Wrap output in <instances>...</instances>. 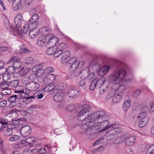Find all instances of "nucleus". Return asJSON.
I'll use <instances>...</instances> for the list:
<instances>
[{
	"label": "nucleus",
	"instance_id": "obj_1",
	"mask_svg": "<svg viewBox=\"0 0 154 154\" xmlns=\"http://www.w3.org/2000/svg\"><path fill=\"white\" fill-rule=\"evenodd\" d=\"M88 121L83 123L82 125V128L85 130V133L86 134L90 132L93 133L95 132L94 130L96 128L97 131L103 128L99 132L106 131L111 128H114L115 124H110L108 119L107 116L105 112L102 110L97 111L92 114L88 115Z\"/></svg>",
	"mask_w": 154,
	"mask_h": 154
},
{
	"label": "nucleus",
	"instance_id": "obj_2",
	"mask_svg": "<svg viewBox=\"0 0 154 154\" xmlns=\"http://www.w3.org/2000/svg\"><path fill=\"white\" fill-rule=\"evenodd\" d=\"M123 65L122 63H119L116 70L109 77L110 81L115 85L119 84L125 77L126 72L122 69Z\"/></svg>",
	"mask_w": 154,
	"mask_h": 154
},
{
	"label": "nucleus",
	"instance_id": "obj_3",
	"mask_svg": "<svg viewBox=\"0 0 154 154\" xmlns=\"http://www.w3.org/2000/svg\"><path fill=\"white\" fill-rule=\"evenodd\" d=\"M114 126V128H113L109 131H107L105 132L106 134L108 133L109 134L107 136L106 139L108 140H111L115 138L118 135L120 134L122 131V128L120 127H116Z\"/></svg>",
	"mask_w": 154,
	"mask_h": 154
},
{
	"label": "nucleus",
	"instance_id": "obj_4",
	"mask_svg": "<svg viewBox=\"0 0 154 154\" xmlns=\"http://www.w3.org/2000/svg\"><path fill=\"white\" fill-rule=\"evenodd\" d=\"M9 85L10 87L15 88L14 92L15 93L20 94V96L22 97H24L25 93L24 90L22 88L23 87L22 86L19 85V80L18 79H15L9 82Z\"/></svg>",
	"mask_w": 154,
	"mask_h": 154
},
{
	"label": "nucleus",
	"instance_id": "obj_5",
	"mask_svg": "<svg viewBox=\"0 0 154 154\" xmlns=\"http://www.w3.org/2000/svg\"><path fill=\"white\" fill-rule=\"evenodd\" d=\"M55 78V75L54 74H51L47 76L39 77L38 79V81L39 82L45 85L55 84L54 82Z\"/></svg>",
	"mask_w": 154,
	"mask_h": 154
},
{
	"label": "nucleus",
	"instance_id": "obj_6",
	"mask_svg": "<svg viewBox=\"0 0 154 154\" xmlns=\"http://www.w3.org/2000/svg\"><path fill=\"white\" fill-rule=\"evenodd\" d=\"M2 125L0 129V131H3V134L5 136H9L12 134V126L13 125H7V123L2 121H0Z\"/></svg>",
	"mask_w": 154,
	"mask_h": 154
},
{
	"label": "nucleus",
	"instance_id": "obj_7",
	"mask_svg": "<svg viewBox=\"0 0 154 154\" xmlns=\"http://www.w3.org/2000/svg\"><path fill=\"white\" fill-rule=\"evenodd\" d=\"M125 88V86L123 85H121L118 88L117 92L112 98L114 103H118L121 101L124 94Z\"/></svg>",
	"mask_w": 154,
	"mask_h": 154
},
{
	"label": "nucleus",
	"instance_id": "obj_8",
	"mask_svg": "<svg viewBox=\"0 0 154 154\" xmlns=\"http://www.w3.org/2000/svg\"><path fill=\"white\" fill-rule=\"evenodd\" d=\"M39 87V85L37 82L35 81L29 82L25 88V92L27 94H31L32 91L38 89Z\"/></svg>",
	"mask_w": 154,
	"mask_h": 154
},
{
	"label": "nucleus",
	"instance_id": "obj_9",
	"mask_svg": "<svg viewBox=\"0 0 154 154\" xmlns=\"http://www.w3.org/2000/svg\"><path fill=\"white\" fill-rule=\"evenodd\" d=\"M46 39L47 42V46L53 47L58 43L59 41V39L55 37L52 33L48 34L46 36Z\"/></svg>",
	"mask_w": 154,
	"mask_h": 154
},
{
	"label": "nucleus",
	"instance_id": "obj_10",
	"mask_svg": "<svg viewBox=\"0 0 154 154\" xmlns=\"http://www.w3.org/2000/svg\"><path fill=\"white\" fill-rule=\"evenodd\" d=\"M68 63L70 65L69 70L72 72L75 71L79 66V62L78 61L77 58L75 57H73L70 59Z\"/></svg>",
	"mask_w": 154,
	"mask_h": 154
},
{
	"label": "nucleus",
	"instance_id": "obj_11",
	"mask_svg": "<svg viewBox=\"0 0 154 154\" xmlns=\"http://www.w3.org/2000/svg\"><path fill=\"white\" fill-rule=\"evenodd\" d=\"M12 62V66L16 69L20 68L22 66L21 62L15 56L11 58L8 62V63L11 64Z\"/></svg>",
	"mask_w": 154,
	"mask_h": 154
},
{
	"label": "nucleus",
	"instance_id": "obj_12",
	"mask_svg": "<svg viewBox=\"0 0 154 154\" xmlns=\"http://www.w3.org/2000/svg\"><path fill=\"white\" fill-rule=\"evenodd\" d=\"M20 134L25 137L30 135L31 132V128L29 125H25L22 127L20 130Z\"/></svg>",
	"mask_w": 154,
	"mask_h": 154
},
{
	"label": "nucleus",
	"instance_id": "obj_13",
	"mask_svg": "<svg viewBox=\"0 0 154 154\" xmlns=\"http://www.w3.org/2000/svg\"><path fill=\"white\" fill-rule=\"evenodd\" d=\"M48 85L43 87V90L45 92H48L51 91V93L52 94L56 93L57 89L56 90L55 84H48Z\"/></svg>",
	"mask_w": 154,
	"mask_h": 154
},
{
	"label": "nucleus",
	"instance_id": "obj_14",
	"mask_svg": "<svg viewBox=\"0 0 154 154\" xmlns=\"http://www.w3.org/2000/svg\"><path fill=\"white\" fill-rule=\"evenodd\" d=\"M70 52L66 51L63 52L61 55V61L64 64L68 63L70 59Z\"/></svg>",
	"mask_w": 154,
	"mask_h": 154
},
{
	"label": "nucleus",
	"instance_id": "obj_15",
	"mask_svg": "<svg viewBox=\"0 0 154 154\" xmlns=\"http://www.w3.org/2000/svg\"><path fill=\"white\" fill-rule=\"evenodd\" d=\"M39 16L37 14H34L29 20V23L32 24L33 27L36 28L38 24L37 20H38Z\"/></svg>",
	"mask_w": 154,
	"mask_h": 154
},
{
	"label": "nucleus",
	"instance_id": "obj_16",
	"mask_svg": "<svg viewBox=\"0 0 154 154\" xmlns=\"http://www.w3.org/2000/svg\"><path fill=\"white\" fill-rule=\"evenodd\" d=\"M23 19L22 15L21 13H19L16 15L14 19V23L17 27L19 28L21 26Z\"/></svg>",
	"mask_w": 154,
	"mask_h": 154
},
{
	"label": "nucleus",
	"instance_id": "obj_17",
	"mask_svg": "<svg viewBox=\"0 0 154 154\" xmlns=\"http://www.w3.org/2000/svg\"><path fill=\"white\" fill-rule=\"evenodd\" d=\"M88 115H90V114H87L81 110L78 112L77 115L79 120L82 121L87 119H88L86 120L87 122L88 121Z\"/></svg>",
	"mask_w": 154,
	"mask_h": 154
},
{
	"label": "nucleus",
	"instance_id": "obj_18",
	"mask_svg": "<svg viewBox=\"0 0 154 154\" xmlns=\"http://www.w3.org/2000/svg\"><path fill=\"white\" fill-rule=\"evenodd\" d=\"M64 98V94L62 91H59L54 96V100L55 102L58 103L62 101Z\"/></svg>",
	"mask_w": 154,
	"mask_h": 154
},
{
	"label": "nucleus",
	"instance_id": "obj_19",
	"mask_svg": "<svg viewBox=\"0 0 154 154\" xmlns=\"http://www.w3.org/2000/svg\"><path fill=\"white\" fill-rule=\"evenodd\" d=\"M79 95V91L76 89H71L69 90L67 93V95L71 98H76Z\"/></svg>",
	"mask_w": 154,
	"mask_h": 154
},
{
	"label": "nucleus",
	"instance_id": "obj_20",
	"mask_svg": "<svg viewBox=\"0 0 154 154\" xmlns=\"http://www.w3.org/2000/svg\"><path fill=\"white\" fill-rule=\"evenodd\" d=\"M89 71L88 68L84 69L80 73L78 77L83 79H87Z\"/></svg>",
	"mask_w": 154,
	"mask_h": 154
},
{
	"label": "nucleus",
	"instance_id": "obj_21",
	"mask_svg": "<svg viewBox=\"0 0 154 154\" xmlns=\"http://www.w3.org/2000/svg\"><path fill=\"white\" fill-rule=\"evenodd\" d=\"M109 68L108 65H105L102 66L98 72V74L100 76L105 75L109 69Z\"/></svg>",
	"mask_w": 154,
	"mask_h": 154
},
{
	"label": "nucleus",
	"instance_id": "obj_22",
	"mask_svg": "<svg viewBox=\"0 0 154 154\" xmlns=\"http://www.w3.org/2000/svg\"><path fill=\"white\" fill-rule=\"evenodd\" d=\"M117 88H112L109 91L106 96V98L107 99H109L111 98L117 92Z\"/></svg>",
	"mask_w": 154,
	"mask_h": 154
},
{
	"label": "nucleus",
	"instance_id": "obj_23",
	"mask_svg": "<svg viewBox=\"0 0 154 154\" xmlns=\"http://www.w3.org/2000/svg\"><path fill=\"white\" fill-rule=\"evenodd\" d=\"M136 137L135 136L128 137L126 140V144L128 146H131L135 143Z\"/></svg>",
	"mask_w": 154,
	"mask_h": 154
},
{
	"label": "nucleus",
	"instance_id": "obj_24",
	"mask_svg": "<svg viewBox=\"0 0 154 154\" xmlns=\"http://www.w3.org/2000/svg\"><path fill=\"white\" fill-rule=\"evenodd\" d=\"M38 34V30L33 27L29 32V36L30 38L33 39L36 38Z\"/></svg>",
	"mask_w": 154,
	"mask_h": 154
},
{
	"label": "nucleus",
	"instance_id": "obj_25",
	"mask_svg": "<svg viewBox=\"0 0 154 154\" xmlns=\"http://www.w3.org/2000/svg\"><path fill=\"white\" fill-rule=\"evenodd\" d=\"M131 102L130 100H125L122 105L123 110L125 112L128 109L131 104Z\"/></svg>",
	"mask_w": 154,
	"mask_h": 154
},
{
	"label": "nucleus",
	"instance_id": "obj_26",
	"mask_svg": "<svg viewBox=\"0 0 154 154\" xmlns=\"http://www.w3.org/2000/svg\"><path fill=\"white\" fill-rule=\"evenodd\" d=\"M95 79L96 81L97 86L99 87L104 85L105 83H109L108 82L105 81V79L104 78H102L99 79L96 78Z\"/></svg>",
	"mask_w": 154,
	"mask_h": 154
},
{
	"label": "nucleus",
	"instance_id": "obj_27",
	"mask_svg": "<svg viewBox=\"0 0 154 154\" xmlns=\"http://www.w3.org/2000/svg\"><path fill=\"white\" fill-rule=\"evenodd\" d=\"M33 27L32 24H30L29 23L26 24L22 28L20 31V33L22 34H25L28 31L29 29Z\"/></svg>",
	"mask_w": 154,
	"mask_h": 154
},
{
	"label": "nucleus",
	"instance_id": "obj_28",
	"mask_svg": "<svg viewBox=\"0 0 154 154\" xmlns=\"http://www.w3.org/2000/svg\"><path fill=\"white\" fill-rule=\"evenodd\" d=\"M22 0H14V1L12 7L14 10H17L19 8Z\"/></svg>",
	"mask_w": 154,
	"mask_h": 154
},
{
	"label": "nucleus",
	"instance_id": "obj_29",
	"mask_svg": "<svg viewBox=\"0 0 154 154\" xmlns=\"http://www.w3.org/2000/svg\"><path fill=\"white\" fill-rule=\"evenodd\" d=\"M109 83H105V84L99 87V92L100 94H103L108 89Z\"/></svg>",
	"mask_w": 154,
	"mask_h": 154
},
{
	"label": "nucleus",
	"instance_id": "obj_30",
	"mask_svg": "<svg viewBox=\"0 0 154 154\" xmlns=\"http://www.w3.org/2000/svg\"><path fill=\"white\" fill-rule=\"evenodd\" d=\"M54 70L53 67L51 66H48L46 67L44 69L42 70V73H41V74H47L53 72H54Z\"/></svg>",
	"mask_w": 154,
	"mask_h": 154
},
{
	"label": "nucleus",
	"instance_id": "obj_31",
	"mask_svg": "<svg viewBox=\"0 0 154 154\" xmlns=\"http://www.w3.org/2000/svg\"><path fill=\"white\" fill-rule=\"evenodd\" d=\"M17 95H14L13 96H11L8 99V101L11 103H15L16 100V98L20 99V97L23 98L20 96V94Z\"/></svg>",
	"mask_w": 154,
	"mask_h": 154
},
{
	"label": "nucleus",
	"instance_id": "obj_32",
	"mask_svg": "<svg viewBox=\"0 0 154 154\" xmlns=\"http://www.w3.org/2000/svg\"><path fill=\"white\" fill-rule=\"evenodd\" d=\"M47 42V39H46V36L43 38H39L38 40L37 44V45L40 47H42L44 46Z\"/></svg>",
	"mask_w": 154,
	"mask_h": 154
},
{
	"label": "nucleus",
	"instance_id": "obj_33",
	"mask_svg": "<svg viewBox=\"0 0 154 154\" xmlns=\"http://www.w3.org/2000/svg\"><path fill=\"white\" fill-rule=\"evenodd\" d=\"M126 136L125 135H122V136L118 137L114 141V143L115 144H118L120 143L123 142Z\"/></svg>",
	"mask_w": 154,
	"mask_h": 154
},
{
	"label": "nucleus",
	"instance_id": "obj_34",
	"mask_svg": "<svg viewBox=\"0 0 154 154\" xmlns=\"http://www.w3.org/2000/svg\"><path fill=\"white\" fill-rule=\"evenodd\" d=\"M148 118L142 119L139 122V126L140 128L144 127L148 123Z\"/></svg>",
	"mask_w": 154,
	"mask_h": 154
},
{
	"label": "nucleus",
	"instance_id": "obj_35",
	"mask_svg": "<svg viewBox=\"0 0 154 154\" xmlns=\"http://www.w3.org/2000/svg\"><path fill=\"white\" fill-rule=\"evenodd\" d=\"M15 69L13 66H8L7 69H4V71L7 72L10 74H12L14 73L15 71ZM4 70V69H3Z\"/></svg>",
	"mask_w": 154,
	"mask_h": 154
},
{
	"label": "nucleus",
	"instance_id": "obj_36",
	"mask_svg": "<svg viewBox=\"0 0 154 154\" xmlns=\"http://www.w3.org/2000/svg\"><path fill=\"white\" fill-rule=\"evenodd\" d=\"M28 72V70L24 67L21 68L18 72L19 75L20 76L25 75Z\"/></svg>",
	"mask_w": 154,
	"mask_h": 154
},
{
	"label": "nucleus",
	"instance_id": "obj_37",
	"mask_svg": "<svg viewBox=\"0 0 154 154\" xmlns=\"http://www.w3.org/2000/svg\"><path fill=\"white\" fill-rule=\"evenodd\" d=\"M32 71L34 72H38L41 71L42 72V65L41 64H38L34 66L32 69Z\"/></svg>",
	"mask_w": 154,
	"mask_h": 154
},
{
	"label": "nucleus",
	"instance_id": "obj_38",
	"mask_svg": "<svg viewBox=\"0 0 154 154\" xmlns=\"http://www.w3.org/2000/svg\"><path fill=\"white\" fill-rule=\"evenodd\" d=\"M3 75V79L5 81L7 82L9 81L11 78L10 74L5 71L4 73H2Z\"/></svg>",
	"mask_w": 154,
	"mask_h": 154
},
{
	"label": "nucleus",
	"instance_id": "obj_39",
	"mask_svg": "<svg viewBox=\"0 0 154 154\" xmlns=\"http://www.w3.org/2000/svg\"><path fill=\"white\" fill-rule=\"evenodd\" d=\"M26 142L24 140L22 141L19 143L15 145V147L17 149L23 148L26 147Z\"/></svg>",
	"mask_w": 154,
	"mask_h": 154
},
{
	"label": "nucleus",
	"instance_id": "obj_40",
	"mask_svg": "<svg viewBox=\"0 0 154 154\" xmlns=\"http://www.w3.org/2000/svg\"><path fill=\"white\" fill-rule=\"evenodd\" d=\"M67 48V46L63 43H61L59 44L57 47V49H59L61 51H63Z\"/></svg>",
	"mask_w": 154,
	"mask_h": 154
},
{
	"label": "nucleus",
	"instance_id": "obj_41",
	"mask_svg": "<svg viewBox=\"0 0 154 154\" xmlns=\"http://www.w3.org/2000/svg\"><path fill=\"white\" fill-rule=\"evenodd\" d=\"M90 109V107L87 104H84L83 105L82 109L81 111L84 112L85 113L87 114L88 112Z\"/></svg>",
	"mask_w": 154,
	"mask_h": 154
},
{
	"label": "nucleus",
	"instance_id": "obj_42",
	"mask_svg": "<svg viewBox=\"0 0 154 154\" xmlns=\"http://www.w3.org/2000/svg\"><path fill=\"white\" fill-rule=\"evenodd\" d=\"M22 84L25 85V88H26L27 85L29 83V79L28 77H24L21 80Z\"/></svg>",
	"mask_w": 154,
	"mask_h": 154
},
{
	"label": "nucleus",
	"instance_id": "obj_43",
	"mask_svg": "<svg viewBox=\"0 0 154 154\" xmlns=\"http://www.w3.org/2000/svg\"><path fill=\"white\" fill-rule=\"evenodd\" d=\"M146 154H154V145H151L149 147Z\"/></svg>",
	"mask_w": 154,
	"mask_h": 154
},
{
	"label": "nucleus",
	"instance_id": "obj_44",
	"mask_svg": "<svg viewBox=\"0 0 154 154\" xmlns=\"http://www.w3.org/2000/svg\"><path fill=\"white\" fill-rule=\"evenodd\" d=\"M0 88L3 89L8 88L9 86V83H8L6 81L0 83Z\"/></svg>",
	"mask_w": 154,
	"mask_h": 154
},
{
	"label": "nucleus",
	"instance_id": "obj_45",
	"mask_svg": "<svg viewBox=\"0 0 154 154\" xmlns=\"http://www.w3.org/2000/svg\"><path fill=\"white\" fill-rule=\"evenodd\" d=\"M4 23L6 28L8 30H10L11 29V25L9 23L8 19L5 18L4 20Z\"/></svg>",
	"mask_w": 154,
	"mask_h": 154
},
{
	"label": "nucleus",
	"instance_id": "obj_46",
	"mask_svg": "<svg viewBox=\"0 0 154 154\" xmlns=\"http://www.w3.org/2000/svg\"><path fill=\"white\" fill-rule=\"evenodd\" d=\"M146 114L145 112H144L139 113L137 116V118L138 119H145V118H147L146 116Z\"/></svg>",
	"mask_w": 154,
	"mask_h": 154
},
{
	"label": "nucleus",
	"instance_id": "obj_47",
	"mask_svg": "<svg viewBox=\"0 0 154 154\" xmlns=\"http://www.w3.org/2000/svg\"><path fill=\"white\" fill-rule=\"evenodd\" d=\"M54 57L55 58H57L61 54H62L63 53L62 51L59 49H57L54 52Z\"/></svg>",
	"mask_w": 154,
	"mask_h": 154
},
{
	"label": "nucleus",
	"instance_id": "obj_48",
	"mask_svg": "<svg viewBox=\"0 0 154 154\" xmlns=\"http://www.w3.org/2000/svg\"><path fill=\"white\" fill-rule=\"evenodd\" d=\"M97 86L96 81L94 79L90 85L89 89L91 90H93Z\"/></svg>",
	"mask_w": 154,
	"mask_h": 154
},
{
	"label": "nucleus",
	"instance_id": "obj_49",
	"mask_svg": "<svg viewBox=\"0 0 154 154\" xmlns=\"http://www.w3.org/2000/svg\"><path fill=\"white\" fill-rule=\"evenodd\" d=\"M54 48L52 47H50L48 48L46 51V54L49 55H50L53 54L54 53Z\"/></svg>",
	"mask_w": 154,
	"mask_h": 154
},
{
	"label": "nucleus",
	"instance_id": "obj_50",
	"mask_svg": "<svg viewBox=\"0 0 154 154\" xmlns=\"http://www.w3.org/2000/svg\"><path fill=\"white\" fill-rule=\"evenodd\" d=\"M1 93L2 94L5 95H8L10 94L11 93V91L10 89L8 88L5 89H3Z\"/></svg>",
	"mask_w": 154,
	"mask_h": 154
},
{
	"label": "nucleus",
	"instance_id": "obj_51",
	"mask_svg": "<svg viewBox=\"0 0 154 154\" xmlns=\"http://www.w3.org/2000/svg\"><path fill=\"white\" fill-rule=\"evenodd\" d=\"M35 141V138L33 137H30L27 138L25 141L26 143L28 144L33 143Z\"/></svg>",
	"mask_w": 154,
	"mask_h": 154
},
{
	"label": "nucleus",
	"instance_id": "obj_52",
	"mask_svg": "<svg viewBox=\"0 0 154 154\" xmlns=\"http://www.w3.org/2000/svg\"><path fill=\"white\" fill-rule=\"evenodd\" d=\"M34 59L32 57H29L26 58L25 60V63L28 64H30L33 61Z\"/></svg>",
	"mask_w": 154,
	"mask_h": 154
},
{
	"label": "nucleus",
	"instance_id": "obj_53",
	"mask_svg": "<svg viewBox=\"0 0 154 154\" xmlns=\"http://www.w3.org/2000/svg\"><path fill=\"white\" fill-rule=\"evenodd\" d=\"M19 139V137L17 135H13L9 139L10 141L13 142Z\"/></svg>",
	"mask_w": 154,
	"mask_h": 154
},
{
	"label": "nucleus",
	"instance_id": "obj_54",
	"mask_svg": "<svg viewBox=\"0 0 154 154\" xmlns=\"http://www.w3.org/2000/svg\"><path fill=\"white\" fill-rule=\"evenodd\" d=\"M36 97H37V98L38 99H40L42 98L43 96V94L41 93L39 91H37L35 93Z\"/></svg>",
	"mask_w": 154,
	"mask_h": 154
},
{
	"label": "nucleus",
	"instance_id": "obj_55",
	"mask_svg": "<svg viewBox=\"0 0 154 154\" xmlns=\"http://www.w3.org/2000/svg\"><path fill=\"white\" fill-rule=\"evenodd\" d=\"M75 109V107L73 105H68L66 107V110L68 111H72Z\"/></svg>",
	"mask_w": 154,
	"mask_h": 154
},
{
	"label": "nucleus",
	"instance_id": "obj_56",
	"mask_svg": "<svg viewBox=\"0 0 154 154\" xmlns=\"http://www.w3.org/2000/svg\"><path fill=\"white\" fill-rule=\"evenodd\" d=\"M37 77L36 74L32 73L29 75V79L31 80H34Z\"/></svg>",
	"mask_w": 154,
	"mask_h": 154
},
{
	"label": "nucleus",
	"instance_id": "obj_57",
	"mask_svg": "<svg viewBox=\"0 0 154 154\" xmlns=\"http://www.w3.org/2000/svg\"><path fill=\"white\" fill-rule=\"evenodd\" d=\"M20 51L21 53H28L30 51L29 49L23 47L20 49Z\"/></svg>",
	"mask_w": 154,
	"mask_h": 154
},
{
	"label": "nucleus",
	"instance_id": "obj_58",
	"mask_svg": "<svg viewBox=\"0 0 154 154\" xmlns=\"http://www.w3.org/2000/svg\"><path fill=\"white\" fill-rule=\"evenodd\" d=\"M94 73L93 72H90V71H89V74L88 76V78L87 79L89 80H92L94 78Z\"/></svg>",
	"mask_w": 154,
	"mask_h": 154
},
{
	"label": "nucleus",
	"instance_id": "obj_59",
	"mask_svg": "<svg viewBox=\"0 0 154 154\" xmlns=\"http://www.w3.org/2000/svg\"><path fill=\"white\" fill-rule=\"evenodd\" d=\"M46 152L47 151L46 149L43 147L39 149L38 150V153L42 154H45Z\"/></svg>",
	"mask_w": 154,
	"mask_h": 154
},
{
	"label": "nucleus",
	"instance_id": "obj_60",
	"mask_svg": "<svg viewBox=\"0 0 154 154\" xmlns=\"http://www.w3.org/2000/svg\"><path fill=\"white\" fill-rule=\"evenodd\" d=\"M140 91L139 90H137L134 92L133 94V96L134 97L138 96L140 94Z\"/></svg>",
	"mask_w": 154,
	"mask_h": 154
},
{
	"label": "nucleus",
	"instance_id": "obj_61",
	"mask_svg": "<svg viewBox=\"0 0 154 154\" xmlns=\"http://www.w3.org/2000/svg\"><path fill=\"white\" fill-rule=\"evenodd\" d=\"M82 79L79 82V85L80 86H82L85 85L86 84V82L85 81V79Z\"/></svg>",
	"mask_w": 154,
	"mask_h": 154
},
{
	"label": "nucleus",
	"instance_id": "obj_62",
	"mask_svg": "<svg viewBox=\"0 0 154 154\" xmlns=\"http://www.w3.org/2000/svg\"><path fill=\"white\" fill-rule=\"evenodd\" d=\"M29 151V148H26L23 151L22 154H31Z\"/></svg>",
	"mask_w": 154,
	"mask_h": 154
},
{
	"label": "nucleus",
	"instance_id": "obj_63",
	"mask_svg": "<svg viewBox=\"0 0 154 154\" xmlns=\"http://www.w3.org/2000/svg\"><path fill=\"white\" fill-rule=\"evenodd\" d=\"M7 103L5 100H2L0 102V107H5L7 104Z\"/></svg>",
	"mask_w": 154,
	"mask_h": 154
},
{
	"label": "nucleus",
	"instance_id": "obj_64",
	"mask_svg": "<svg viewBox=\"0 0 154 154\" xmlns=\"http://www.w3.org/2000/svg\"><path fill=\"white\" fill-rule=\"evenodd\" d=\"M154 111V103H152L150 107V110L149 111V112H152Z\"/></svg>",
	"mask_w": 154,
	"mask_h": 154
}]
</instances>
